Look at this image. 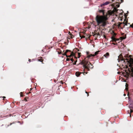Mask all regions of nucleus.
I'll list each match as a JSON object with an SVG mask.
<instances>
[{
	"label": "nucleus",
	"mask_w": 133,
	"mask_h": 133,
	"mask_svg": "<svg viewBox=\"0 0 133 133\" xmlns=\"http://www.w3.org/2000/svg\"><path fill=\"white\" fill-rule=\"evenodd\" d=\"M107 15H106L96 16L95 19L97 22V25L104 26L106 24V21L107 19Z\"/></svg>",
	"instance_id": "nucleus-1"
},
{
	"label": "nucleus",
	"mask_w": 133,
	"mask_h": 133,
	"mask_svg": "<svg viewBox=\"0 0 133 133\" xmlns=\"http://www.w3.org/2000/svg\"><path fill=\"white\" fill-rule=\"evenodd\" d=\"M128 55L126 54L124 56V58L122 57V55H120L118 56V59L119 60L124 61L126 60V62H127L129 63V66L131 69V71L133 73V59L131 58H129V57L130 55L128 56Z\"/></svg>",
	"instance_id": "nucleus-2"
},
{
	"label": "nucleus",
	"mask_w": 133,
	"mask_h": 133,
	"mask_svg": "<svg viewBox=\"0 0 133 133\" xmlns=\"http://www.w3.org/2000/svg\"><path fill=\"white\" fill-rule=\"evenodd\" d=\"M84 64L85 66H88V67H90V68H92V65L90 62L88 63V62L87 63H84Z\"/></svg>",
	"instance_id": "nucleus-3"
},
{
	"label": "nucleus",
	"mask_w": 133,
	"mask_h": 133,
	"mask_svg": "<svg viewBox=\"0 0 133 133\" xmlns=\"http://www.w3.org/2000/svg\"><path fill=\"white\" fill-rule=\"evenodd\" d=\"M1 98H3V102H4V104H5L7 102V101L6 99H4L6 98L5 97V96H1L0 97Z\"/></svg>",
	"instance_id": "nucleus-4"
},
{
	"label": "nucleus",
	"mask_w": 133,
	"mask_h": 133,
	"mask_svg": "<svg viewBox=\"0 0 133 133\" xmlns=\"http://www.w3.org/2000/svg\"><path fill=\"white\" fill-rule=\"evenodd\" d=\"M109 2H105V3H103L102 4H101V7H102L103 6H105V5H107L108 4H109Z\"/></svg>",
	"instance_id": "nucleus-5"
},
{
	"label": "nucleus",
	"mask_w": 133,
	"mask_h": 133,
	"mask_svg": "<svg viewBox=\"0 0 133 133\" xmlns=\"http://www.w3.org/2000/svg\"><path fill=\"white\" fill-rule=\"evenodd\" d=\"M109 56V54L108 53H107L106 54L104 55V56H105L106 58L108 57Z\"/></svg>",
	"instance_id": "nucleus-6"
},
{
	"label": "nucleus",
	"mask_w": 133,
	"mask_h": 133,
	"mask_svg": "<svg viewBox=\"0 0 133 133\" xmlns=\"http://www.w3.org/2000/svg\"><path fill=\"white\" fill-rule=\"evenodd\" d=\"M81 74V73L79 72H77L76 73V75L77 77L79 76Z\"/></svg>",
	"instance_id": "nucleus-7"
},
{
	"label": "nucleus",
	"mask_w": 133,
	"mask_h": 133,
	"mask_svg": "<svg viewBox=\"0 0 133 133\" xmlns=\"http://www.w3.org/2000/svg\"><path fill=\"white\" fill-rule=\"evenodd\" d=\"M113 5L114 6H116V7L118 8L119 6V5H118V3H116V5H115V4H114Z\"/></svg>",
	"instance_id": "nucleus-8"
},
{
	"label": "nucleus",
	"mask_w": 133,
	"mask_h": 133,
	"mask_svg": "<svg viewBox=\"0 0 133 133\" xmlns=\"http://www.w3.org/2000/svg\"><path fill=\"white\" fill-rule=\"evenodd\" d=\"M94 56V55H92V54H90L89 55H88L87 56V58H90V57H91V56Z\"/></svg>",
	"instance_id": "nucleus-9"
},
{
	"label": "nucleus",
	"mask_w": 133,
	"mask_h": 133,
	"mask_svg": "<svg viewBox=\"0 0 133 133\" xmlns=\"http://www.w3.org/2000/svg\"><path fill=\"white\" fill-rule=\"evenodd\" d=\"M111 38L112 40L113 41H116V38L114 36H112L111 37Z\"/></svg>",
	"instance_id": "nucleus-10"
},
{
	"label": "nucleus",
	"mask_w": 133,
	"mask_h": 133,
	"mask_svg": "<svg viewBox=\"0 0 133 133\" xmlns=\"http://www.w3.org/2000/svg\"><path fill=\"white\" fill-rule=\"evenodd\" d=\"M125 86V87H126V88L125 89L126 90H127L128 89V88H127V87L128 86V84H127V83H126Z\"/></svg>",
	"instance_id": "nucleus-11"
},
{
	"label": "nucleus",
	"mask_w": 133,
	"mask_h": 133,
	"mask_svg": "<svg viewBox=\"0 0 133 133\" xmlns=\"http://www.w3.org/2000/svg\"><path fill=\"white\" fill-rule=\"evenodd\" d=\"M99 12H102L103 13V15H104V11L103 10H100L99 11Z\"/></svg>",
	"instance_id": "nucleus-12"
},
{
	"label": "nucleus",
	"mask_w": 133,
	"mask_h": 133,
	"mask_svg": "<svg viewBox=\"0 0 133 133\" xmlns=\"http://www.w3.org/2000/svg\"><path fill=\"white\" fill-rule=\"evenodd\" d=\"M99 52V51H98L97 52H95V54H94V56L95 55H97L98 54V52Z\"/></svg>",
	"instance_id": "nucleus-13"
},
{
	"label": "nucleus",
	"mask_w": 133,
	"mask_h": 133,
	"mask_svg": "<svg viewBox=\"0 0 133 133\" xmlns=\"http://www.w3.org/2000/svg\"><path fill=\"white\" fill-rule=\"evenodd\" d=\"M74 55V54L73 53H72V54L70 55L69 56H68V57H70L72 55Z\"/></svg>",
	"instance_id": "nucleus-14"
},
{
	"label": "nucleus",
	"mask_w": 133,
	"mask_h": 133,
	"mask_svg": "<svg viewBox=\"0 0 133 133\" xmlns=\"http://www.w3.org/2000/svg\"><path fill=\"white\" fill-rule=\"evenodd\" d=\"M79 36H80V37H81V38H84L85 37L84 36H82V37L80 35H79Z\"/></svg>",
	"instance_id": "nucleus-15"
},
{
	"label": "nucleus",
	"mask_w": 133,
	"mask_h": 133,
	"mask_svg": "<svg viewBox=\"0 0 133 133\" xmlns=\"http://www.w3.org/2000/svg\"><path fill=\"white\" fill-rule=\"evenodd\" d=\"M8 127V125H5V127L6 128H7Z\"/></svg>",
	"instance_id": "nucleus-16"
},
{
	"label": "nucleus",
	"mask_w": 133,
	"mask_h": 133,
	"mask_svg": "<svg viewBox=\"0 0 133 133\" xmlns=\"http://www.w3.org/2000/svg\"><path fill=\"white\" fill-rule=\"evenodd\" d=\"M68 50H66V52H65V53H64V55H66V53L67 52H68Z\"/></svg>",
	"instance_id": "nucleus-17"
},
{
	"label": "nucleus",
	"mask_w": 133,
	"mask_h": 133,
	"mask_svg": "<svg viewBox=\"0 0 133 133\" xmlns=\"http://www.w3.org/2000/svg\"><path fill=\"white\" fill-rule=\"evenodd\" d=\"M8 116V115H7L6 116H4L3 117H7Z\"/></svg>",
	"instance_id": "nucleus-18"
},
{
	"label": "nucleus",
	"mask_w": 133,
	"mask_h": 133,
	"mask_svg": "<svg viewBox=\"0 0 133 133\" xmlns=\"http://www.w3.org/2000/svg\"><path fill=\"white\" fill-rule=\"evenodd\" d=\"M66 60L67 61H69V58H67L66 59Z\"/></svg>",
	"instance_id": "nucleus-19"
},
{
	"label": "nucleus",
	"mask_w": 133,
	"mask_h": 133,
	"mask_svg": "<svg viewBox=\"0 0 133 133\" xmlns=\"http://www.w3.org/2000/svg\"><path fill=\"white\" fill-rule=\"evenodd\" d=\"M132 111L131 109H130V113Z\"/></svg>",
	"instance_id": "nucleus-20"
},
{
	"label": "nucleus",
	"mask_w": 133,
	"mask_h": 133,
	"mask_svg": "<svg viewBox=\"0 0 133 133\" xmlns=\"http://www.w3.org/2000/svg\"><path fill=\"white\" fill-rule=\"evenodd\" d=\"M71 61H73V59H71Z\"/></svg>",
	"instance_id": "nucleus-21"
},
{
	"label": "nucleus",
	"mask_w": 133,
	"mask_h": 133,
	"mask_svg": "<svg viewBox=\"0 0 133 133\" xmlns=\"http://www.w3.org/2000/svg\"><path fill=\"white\" fill-rule=\"evenodd\" d=\"M121 38H122V39H125V38H123V37H122Z\"/></svg>",
	"instance_id": "nucleus-22"
},
{
	"label": "nucleus",
	"mask_w": 133,
	"mask_h": 133,
	"mask_svg": "<svg viewBox=\"0 0 133 133\" xmlns=\"http://www.w3.org/2000/svg\"><path fill=\"white\" fill-rule=\"evenodd\" d=\"M112 13H109V14H110V15H111V14H112Z\"/></svg>",
	"instance_id": "nucleus-23"
},
{
	"label": "nucleus",
	"mask_w": 133,
	"mask_h": 133,
	"mask_svg": "<svg viewBox=\"0 0 133 133\" xmlns=\"http://www.w3.org/2000/svg\"><path fill=\"white\" fill-rule=\"evenodd\" d=\"M113 34H114V35H116L115 33H114V32H113Z\"/></svg>",
	"instance_id": "nucleus-24"
},
{
	"label": "nucleus",
	"mask_w": 133,
	"mask_h": 133,
	"mask_svg": "<svg viewBox=\"0 0 133 133\" xmlns=\"http://www.w3.org/2000/svg\"><path fill=\"white\" fill-rule=\"evenodd\" d=\"M3 125H3V124H2V125L1 126V127H2V126H3Z\"/></svg>",
	"instance_id": "nucleus-25"
},
{
	"label": "nucleus",
	"mask_w": 133,
	"mask_h": 133,
	"mask_svg": "<svg viewBox=\"0 0 133 133\" xmlns=\"http://www.w3.org/2000/svg\"><path fill=\"white\" fill-rule=\"evenodd\" d=\"M104 38H105V36L104 35Z\"/></svg>",
	"instance_id": "nucleus-26"
},
{
	"label": "nucleus",
	"mask_w": 133,
	"mask_h": 133,
	"mask_svg": "<svg viewBox=\"0 0 133 133\" xmlns=\"http://www.w3.org/2000/svg\"><path fill=\"white\" fill-rule=\"evenodd\" d=\"M72 38V36H71V38Z\"/></svg>",
	"instance_id": "nucleus-27"
},
{
	"label": "nucleus",
	"mask_w": 133,
	"mask_h": 133,
	"mask_svg": "<svg viewBox=\"0 0 133 133\" xmlns=\"http://www.w3.org/2000/svg\"><path fill=\"white\" fill-rule=\"evenodd\" d=\"M30 59H29V61H30Z\"/></svg>",
	"instance_id": "nucleus-28"
}]
</instances>
